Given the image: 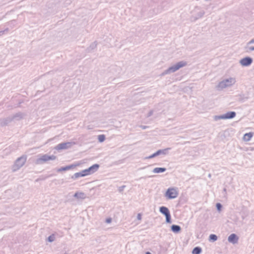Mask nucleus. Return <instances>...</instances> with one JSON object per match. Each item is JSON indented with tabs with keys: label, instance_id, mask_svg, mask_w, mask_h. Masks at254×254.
Here are the masks:
<instances>
[{
	"label": "nucleus",
	"instance_id": "f257e3e1",
	"mask_svg": "<svg viewBox=\"0 0 254 254\" xmlns=\"http://www.w3.org/2000/svg\"><path fill=\"white\" fill-rule=\"evenodd\" d=\"M236 82V79L235 77H229L219 82L216 86V88L218 90H222L225 88L233 86Z\"/></svg>",
	"mask_w": 254,
	"mask_h": 254
},
{
	"label": "nucleus",
	"instance_id": "f03ea898",
	"mask_svg": "<svg viewBox=\"0 0 254 254\" xmlns=\"http://www.w3.org/2000/svg\"><path fill=\"white\" fill-rule=\"evenodd\" d=\"M24 114L22 113H17L11 117L0 120V127L6 126L12 121L16 122L22 119L24 117Z\"/></svg>",
	"mask_w": 254,
	"mask_h": 254
},
{
	"label": "nucleus",
	"instance_id": "7ed1b4c3",
	"mask_svg": "<svg viewBox=\"0 0 254 254\" xmlns=\"http://www.w3.org/2000/svg\"><path fill=\"white\" fill-rule=\"evenodd\" d=\"M187 63L185 61H181L175 64L170 66L167 69L164 70L162 73L161 75L164 76L166 74H169L174 73L179 70L180 68L183 67L187 65Z\"/></svg>",
	"mask_w": 254,
	"mask_h": 254
},
{
	"label": "nucleus",
	"instance_id": "20e7f679",
	"mask_svg": "<svg viewBox=\"0 0 254 254\" xmlns=\"http://www.w3.org/2000/svg\"><path fill=\"white\" fill-rule=\"evenodd\" d=\"M56 159L55 155H48V154H44L39 155L35 160V164L37 165L43 164L49 160H54Z\"/></svg>",
	"mask_w": 254,
	"mask_h": 254
},
{
	"label": "nucleus",
	"instance_id": "39448f33",
	"mask_svg": "<svg viewBox=\"0 0 254 254\" xmlns=\"http://www.w3.org/2000/svg\"><path fill=\"white\" fill-rule=\"evenodd\" d=\"M204 13L205 12L203 10L201 9L198 6L195 7L194 10L192 11L191 21H195L201 18L204 15Z\"/></svg>",
	"mask_w": 254,
	"mask_h": 254
},
{
	"label": "nucleus",
	"instance_id": "423d86ee",
	"mask_svg": "<svg viewBox=\"0 0 254 254\" xmlns=\"http://www.w3.org/2000/svg\"><path fill=\"white\" fill-rule=\"evenodd\" d=\"M236 115V114L235 112L231 111L221 115L215 116L213 117V119L215 121L220 120L231 119L234 118Z\"/></svg>",
	"mask_w": 254,
	"mask_h": 254
},
{
	"label": "nucleus",
	"instance_id": "0eeeda50",
	"mask_svg": "<svg viewBox=\"0 0 254 254\" xmlns=\"http://www.w3.org/2000/svg\"><path fill=\"white\" fill-rule=\"evenodd\" d=\"M179 194L178 189L177 188L172 187L169 188L165 194V196L169 199H174L176 198Z\"/></svg>",
	"mask_w": 254,
	"mask_h": 254
},
{
	"label": "nucleus",
	"instance_id": "6e6552de",
	"mask_svg": "<svg viewBox=\"0 0 254 254\" xmlns=\"http://www.w3.org/2000/svg\"><path fill=\"white\" fill-rule=\"evenodd\" d=\"M26 161V157L25 156H21L18 158L15 161L14 165L12 167V171L15 172L21 168L25 164Z\"/></svg>",
	"mask_w": 254,
	"mask_h": 254
},
{
	"label": "nucleus",
	"instance_id": "1a4fd4ad",
	"mask_svg": "<svg viewBox=\"0 0 254 254\" xmlns=\"http://www.w3.org/2000/svg\"><path fill=\"white\" fill-rule=\"evenodd\" d=\"M160 213L166 217V222L168 223H171V216L169 209L165 206H161L159 208Z\"/></svg>",
	"mask_w": 254,
	"mask_h": 254
},
{
	"label": "nucleus",
	"instance_id": "9d476101",
	"mask_svg": "<svg viewBox=\"0 0 254 254\" xmlns=\"http://www.w3.org/2000/svg\"><path fill=\"white\" fill-rule=\"evenodd\" d=\"M75 144V143L74 142H63V143L58 144L55 147V149L57 150L67 149L71 148Z\"/></svg>",
	"mask_w": 254,
	"mask_h": 254
},
{
	"label": "nucleus",
	"instance_id": "9b49d317",
	"mask_svg": "<svg viewBox=\"0 0 254 254\" xmlns=\"http://www.w3.org/2000/svg\"><path fill=\"white\" fill-rule=\"evenodd\" d=\"M253 60L250 57H246L240 61V64L243 66H248L252 64Z\"/></svg>",
	"mask_w": 254,
	"mask_h": 254
},
{
	"label": "nucleus",
	"instance_id": "f8f14e48",
	"mask_svg": "<svg viewBox=\"0 0 254 254\" xmlns=\"http://www.w3.org/2000/svg\"><path fill=\"white\" fill-rule=\"evenodd\" d=\"M73 197L77 199L83 200L85 199L87 196L85 193L82 191H77L74 195Z\"/></svg>",
	"mask_w": 254,
	"mask_h": 254
},
{
	"label": "nucleus",
	"instance_id": "ddd939ff",
	"mask_svg": "<svg viewBox=\"0 0 254 254\" xmlns=\"http://www.w3.org/2000/svg\"><path fill=\"white\" fill-rule=\"evenodd\" d=\"M238 236L235 234H232L228 237V241L229 242L235 244L238 243Z\"/></svg>",
	"mask_w": 254,
	"mask_h": 254
},
{
	"label": "nucleus",
	"instance_id": "4468645a",
	"mask_svg": "<svg viewBox=\"0 0 254 254\" xmlns=\"http://www.w3.org/2000/svg\"><path fill=\"white\" fill-rule=\"evenodd\" d=\"M245 49L248 52L254 51V39H252L247 43Z\"/></svg>",
	"mask_w": 254,
	"mask_h": 254
},
{
	"label": "nucleus",
	"instance_id": "2eb2a0df",
	"mask_svg": "<svg viewBox=\"0 0 254 254\" xmlns=\"http://www.w3.org/2000/svg\"><path fill=\"white\" fill-rule=\"evenodd\" d=\"M99 168V165L97 164H95L88 168V171L91 174L96 172Z\"/></svg>",
	"mask_w": 254,
	"mask_h": 254
},
{
	"label": "nucleus",
	"instance_id": "dca6fc26",
	"mask_svg": "<svg viewBox=\"0 0 254 254\" xmlns=\"http://www.w3.org/2000/svg\"><path fill=\"white\" fill-rule=\"evenodd\" d=\"M254 133L253 132L246 133L244 135L243 139L245 141H249L251 139Z\"/></svg>",
	"mask_w": 254,
	"mask_h": 254
},
{
	"label": "nucleus",
	"instance_id": "f3484780",
	"mask_svg": "<svg viewBox=\"0 0 254 254\" xmlns=\"http://www.w3.org/2000/svg\"><path fill=\"white\" fill-rule=\"evenodd\" d=\"M166 169L165 168L156 167L153 170L152 172L155 174L163 173L165 172Z\"/></svg>",
	"mask_w": 254,
	"mask_h": 254
},
{
	"label": "nucleus",
	"instance_id": "a211bd4d",
	"mask_svg": "<svg viewBox=\"0 0 254 254\" xmlns=\"http://www.w3.org/2000/svg\"><path fill=\"white\" fill-rule=\"evenodd\" d=\"M75 166V165H69V166H66L65 167H62V168L59 169L57 170V171L58 172H61V171H65L69 170L73 168Z\"/></svg>",
	"mask_w": 254,
	"mask_h": 254
},
{
	"label": "nucleus",
	"instance_id": "6ab92c4d",
	"mask_svg": "<svg viewBox=\"0 0 254 254\" xmlns=\"http://www.w3.org/2000/svg\"><path fill=\"white\" fill-rule=\"evenodd\" d=\"M84 175V174L82 173V171H81L80 172H77V173H75L71 177V179H72L73 180H75V179H78L79 177H85Z\"/></svg>",
	"mask_w": 254,
	"mask_h": 254
},
{
	"label": "nucleus",
	"instance_id": "aec40b11",
	"mask_svg": "<svg viewBox=\"0 0 254 254\" xmlns=\"http://www.w3.org/2000/svg\"><path fill=\"white\" fill-rule=\"evenodd\" d=\"M181 227L177 225H173L171 226V230L174 233H178L181 231Z\"/></svg>",
	"mask_w": 254,
	"mask_h": 254
},
{
	"label": "nucleus",
	"instance_id": "412c9836",
	"mask_svg": "<svg viewBox=\"0 0 254 254\" xmlns=\"http://www.w3.org/2000/svg\"><path fill=\"white\" fill-rule=\"evenodd\" d=\"M170 148H167L163 149H159L160 155H166L168 154Z\"/></svg>",
	"mask_w": 254,
	"mask_h": 254
},
{
	"label": "nucleus",
	"instance_id": "4be33fe9",
	"mask_svg": "<svg viewBox=\"0 0 254 254\" xmlns=\"http://www.w3.org/2000/svg\"><path fill=\"white\" fill-rule=\"evenodd\" d=\"M201 252V249L200 247H195L192 252V254H200Z\"/></svg>",
	"mask_w": 254,
	"mask_h": 254
},
{
	"label": "nucleus",
	"instance_id": "5701e85b",
	"mask_svg": "<svg viewBox=\"0 0 254 254\" xmlns=\"http://www.w3.org/2000/svg\"><path fill=\"white\" fill-rule=\"evenodd\" d=\"M96 47H97V43L96 42H93L90 45V46L88 48L87 50L88 52H91V51H92L93 50L95 49L96 48Z\"/></svg>",
	"mask_w": 254,
	"mask_h": 254
},
{
	"label": "nucleus",
	"instance_id": "b1692460",
	"mask_svg": "<svg viewBox=\"0 0 254 254\" xmlns=\"http://www.w3.org/2000/svg\"><path fill=\"white\" fill-rule=\"evenodd\" d=\"M98 139L99 142H102L105 139V136L104 134H100L98 136Z\"/></svg>",
	"mask_w": 254,
	"mask_h": 254
},
{
	"label": "nucleus",
	"instance_id": "393cba45",
	"mask_svg": "<svg viewBox=\"0 0 254 254\" xmlns=\"http://www.w3.org/2000/svg\"><path fill=\"white\" fill-rule=\"evenodd\" d=\"M217 240V237L216 235L211 234L209 236V241H212L213 242L216 241Z\"/></svg>",
	"mask_w": 254,
	"mask_h": 254
},
{
	"label": "nucleus",
	"instance_id": "a878e982",
	"mask_svg": "<svg viewBox=\"0 0 254 254\" xmlns=\"http://www.w3.org/2000/svg\"><path fill=\"white\" fill-rule=\"evenodd\" d=\"M55 240V236L54 234H52L51 235H50L48 238V241L49 242H54V241Z\"/></svg>",
	"mask_w": 254,
	"mask_h": 254
},
{
	"label": "nucleus",
	"instance_id": "bb28decb",
	"mask_svg": "<svg viewBox=\"0 0 254 254\" xmlns=\"http://www.w3.org/2000/svg\"><path fill=\"white\" fill-rule=\"evenodd\" d=\"M82 173L84 174V176L91 175V173L89 172L88 169L82 170Z\"/></svg>",
	"mask_w": 254,
	"mask_h": 254
},
{
	"label": "nucleus",
	"instance_id": "cd10ccee",
	"mask_svg": "<svg viewBox=\"0 0 254 254\" xmlns=\"http://www.w3.org/2000/svg\"><path fill=\"white\" fill-rule=\"evenodd\" d=\"M155 153H153V154L148 156V157H146L145 158V159H152V158H153L154 157H155Z\"/></svg>",
	"mask_w": 254,
	"mask_h": 254
},
{
	"label": "nucleus",
	"instance_id": "c85d7f7f",
	"mask_svg": "<svg viewBox=\"0 0 254 254\" xmlns=\"http://www.w3.org/2000/svg\"><path fill=\"white\" fill-rule=\"evenodd\" d=\"M222 194L223 195V197L224 198H227V192H226V188H224L223 189Z\"/></svg>",
	"mask_w": 254,
	"mask_h": 254
},
{
	"label": "nucleus",
	"instance_id": "c756f323",
	"mask_svg": "<svg viewBox=\"0 0 254 254\" xmlns=\"http://www.w3.org/2000/svg\"><path fill=\"white\" fill-rule=\"evenodd\" d=\"M216 207L218 211H220L222 208V205L220 203H218L216 204Z\"/></svg>",
	"mask_w": 254,
	"mask_h": 254
},
{
	"label": "nucleus",
	"instance_id": "7c9ffc66",
	"mask_svg": "<svg viewBox=\"0 0 254 254\" xmlns=\"http://www.w3.org/2000/svg\"><path fill=\"white\" fill-rule=\"evenodd\" d=\"M126 187V186H121L119 188V191L121 192H123L124 191V189Z\"/></svg>",
	"mask_w": 254,
	"mask_h": 254
},
{
	"label": "nucleus",
	"instance_id": "2f4dec72",
	"mask_svg": "<svg viewBox=\"0 0 254 254\" xmlns=\"http://www.w3.org/2000/svg\"><path fill=\"white\" fill-rule=\"evenodd\" d=\"M154 111L153 110L150 111L147 114V117H151L153 115Z\"/></svg>",
	"mask_w": 254,
	"mask_h": 254
},
{
	"label": "nucleus",
	"instance_id": "473e14b6",
	"mask_svg": "<svg viewBox=\"0 0 254 254\" xmlns=\"http://www.w3.org/2000/svg\"><path fill=\"white\" fill-rule=\"evenodd\" d=\"M112 221V219L111 218H107L106 220V222L107 223H111Z\"/></svg>",
	"mask_w": 254,
	"mask_h": 254
},
{
	"label": "nucleus",
	"instance_id": "72a5a7b5",
	"mask_svg": "<svg viewBox=\"0 0 254 254\" xmlns=\"http://www.w3.org/2000/svg\"><path fill=\"white\" fill-rule=\"evenodd\" d=\"M137 219L139 220L141 219V215L140 213H138L137 216Z\"/></svg>",
	"mask_w": 254,
	"mask_h": 254
},
{
	"label": "nucleus",
	"instance_id": "f704fd0d",
	"mask_svg": "<svg viewBox=\"0 0 254 254\" xmlns=\"http://www.w3.org/2000/svg\"><path fill=\"white\" fill-rule=\"evenodd\" d=\"M155 153V156H158L159 155H160V152H159V150H158V151H157L156 152L154 153Z\"/></svg>",
	"mask_w": 254,
	"mask_h": 254
},
{
	"label": "nucleus",
	"instance_id": "c9c22d12",
	"mask_svg": "<svg viewBox=\"0 0 254 254\" xmlns=\"http://www.w3.org/2000/svg\"><path fill=\"white\" fill-rule=\"evenodd\" d=\"M146 168V167H142L141 168H140V169H144Z\"/></svg>",
	"mask_w": 254,
	"mask_h": 254
},
{
	"label": "nucleus",
	"instance_id": "e433bc0d",
	"mask_svg": "<svg viewBox=\"0 0 254 254\" xmlns=\"http://www.w3.org/2000/svg\"><path fill=\"white\" fill-rule=\"evenodd\" d=\"M146 254H151L150 252H147L146 253Z\"/></svg>",
	"mask_w": 254,
	"mask_h": 254
}]
</instances>
